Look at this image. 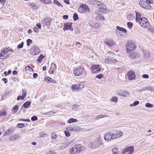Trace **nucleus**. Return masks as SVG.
<instances>
[{"instance_id": "1", "label": "nucleus", "mask_w": 154, "mask_h": 154, "mask_svg": "<svg viewBox=\"0 0 154 154\" xmlns=\"http://www.w3.org/2000/svg\"><path fill=\"white\" fill-rule=\"evenodd\" d=\"M103 144V138L100 136H99L95 139L94 140L91 142L90 144L92 148L99 147Z\"/></svg>"}, {"instance_id": "2", "label": "nucleus", "mask_w": 154, "mask_h": 154, "mask_svg": "<svg viewBox=\"0 0 154 154\" xmlns=\"http://www.w3.org/2000/svg\"><path fill=\"white\" fill-rule=\"evenodd\" d=\"M82 146L81 144H76L73 146L69 151L71 154H79L82 150Z\"/></svg>"}, {"instance_id": "3", "label": "nucleus", "mask_w": 154, "mask_h": 154, "mask_svg": "<svg viewBox=\"0 0 154 154\" xmlns=\"http://www.w3.org/2000/svg\"><path fill=\"white\" fill-rule=\"evenodd\" d=\"M84 85L85 83L81 82L77 84L72 85L71 88L73 91H77L81 90L84 88Z\"/></svg>"}, {"instance_id": "4", "label": "nucleus", "mask_w": 154, "mask_h": 154, "mask_svg": "<svg viewBox=\"0 0 154 154\" xmlns=\"http://www.w3.org/2000/svg\"><path fill=\"white\" fill-rule=\"evenodd\" d=\"M140 25L143 28H148L149 23L147 19L145 17H143L140 18L138 21Z\"/></svg>"}, {"instance_id": "5", "label": "nucleus", "mask_w": 154, "mask_h": 154, "mask_svg": "<svg viewBox=\"0 0 154 154\" xmlns=\"http://www.w3.org/2000/svg\"><path fill=\"white\" fill-rule=\"evenodd\" d=\"M127 53L129 54L136 48L134 44L132 42H130L126 45Z\"/></svg>"}, {"instance_id": "6", "label": "nucleus", "mask_w": 154, "mask_h": 154, "mask_svg": "<svg viewBox=\"0 0 154 154\" xmlns=\"http://www.w3.org/2000/svg\"><path fill=\"white\" fill-rule=\"evenodd\" d=\"M134 149L133 146H128L124 149L122 151V154H132Z\"/></svg>"}, {"instance_id": "7", "label": "nucleus", "mask_w": 154, "mask_h": 154, "mask_svg": "<svg viewBox=\"0 0 154 154\" xmlns=\"http://www.w3.org/2000/svg\"><path fill=\"white\" fill-rule=\"evenodd\" d=\"M79 11L81 13L89 12L90 10L88 6L85 4H82L79 9Z\"/></svg>"}, {"instance_id": "8", "label": "nucleus", "mask_w": 154, "mask_h": 154, "mask_svg": "<svg viewBox=\"0 0 154 154\" xmlns=\"http://www.w3.org/2000/svg\"><path fill=\"white\" fill-rule=\"evenodd\" d=\"M123 133L121 131H116L115 133L111 134L112 140L121 137L123 135Z\"/></svg>"}, {"instance_id": "9", "label": "nucleus", "mask_w": 154, "mask_h": 154, "mask_svg": "<svg viewBox=\"0 0 154 154\" xmlns=\"http://www.w3.org/2000/svg\"><path fill=\"white\" fill-rule=\"evenodd\" d=\"M84 71V69L82 67L77 68L73 71V72L76 76H79Z\"/></svg>"}, {"instance_id": "10", "label": "nucleus", "mask_w": 154, "mask_h": 154, "mask_svg": "<svg viewBox=\"0 0 154 154\" xmlns=\"http://www.w3.org/2000/svg\"><path fill=\"white\" fill-rule=\"evenodd\" d=\"M139 4L141 7L145 9H150L151 8V6L149 3L144 1H140Z\"/></svg>"}, {"instance_id": "11", "label": "nucleus", "mask_w": 154, "mask_h": 154, "mask_svg": "<svg viewBox=\"0 0 154 154\" xmlns=\"http://www.w3.org/2000/svg\"><path fill=\"white\" fill-rule=\"evenodd\" d=\"M72 23L71 22H66L65 23H64L63 30L65 31V30H70L71 31H72L73 30V29L72 26Z\"/></svg>"}, {"instance_id": "12", "label": "nucleus", "mask_w": 154, "mask_h": 154, "mask_svg": "<svg viewBox=\"0 0 154 154\" xmlns=\"http://www.w3.org/2000/svg\"><path fill=\"white\" fill-rule=\"evenodd\" d=\"M101 70V68L99 65H93L91 67V70L92 73H97Z\"/></svg>"}, {"instance_id": "13", "label": "nucleus", "mask_w": 154, "mask_h": 154, "mask_svg": "<svg viewBox=\"0 0 154 154\" xmlns=\"http://www.w3.org/2000/svg\"><path fill=\"white\" fill-rule=\"evenodd\" d=\"M40 50L38 48L35 46L32 48L30 51L31 54L33 55H38Z\"/></svg>"}, {"instance_id": "14", "label": "nucleus", "mask_w": 154, "mask_h": 154, "mask_svg": "<svg viewBox=\"0 0 154 154\" xmlns=\"http://www.w3.org/2000/svg\"><path fill=\"white\" fill-rule=\"evenodd\" d=\"M95 5H96V7L99 8L100 9L105 10L106 8V5L104 3L100 2L97 1V3Z\"/></svg>"}, {"instance_id": "15", "label": "nucleus", "mask_w": 154, "mask_h": 154, "mask_svg": "<svg viewBox=\"0 0 154 154\" xmlns=\"http://www.w3.org/2000/svg\"><path fill=\"white\" fill-rule=\"evenodd\" d=\"M127 75L128 79L131 80L134 79L135 77L134 72L131 70L128 72Z\"/></svg>"}, {"instance_id": "16", "label": "nucleus", "mask_w": 154, "mask_h": 154, "mask_svg": "<svg viewBox=\"0 0 154 154\" xmlns=\"http://www.w3.org/2000/svg\"><path fill=\"white\" fill-rule=\"evenodd\" d=\"M20 138V137L19 134H14L9 136V140L10 141H13L14 140H17Z\"/></svg>"}, {"instance_id": "17", "label": "nucleus", "mask_w": 154, "mask_h": 154, "mask_svg": "<svg viewBox=\"0 0 154 154\" xmlns=\"http://www.w3.org/2000/svg\"><path fill=\"white\" fill-rule=\"evenodd\" d=\"M67 129L71 131L72 132L79 131L81 130V128L78 126H69L68 127Z\"/></svg>"}, {"instance_id": "18", "label": "nucleus", "mask_w": 154, "mask_h": 154, "mask_svg": "<svg viewBox=\"0 0 154 154\" xmlns=\"http://www.w3.org/2000/svg\"><path fill=\"white\" fill-rule=\"evenodd\" d=\"M119 96L126 97L127 95H129V94L128 92L125 91H120L119 92H118L117 94Z\"/></svg>"}, {"instance_id": "19", "label": "nucleus", "mask_w": 154, "mask_h": 154, "mask_svg": "<svg viewBox=\"0 0 154 154\" xmlns=\"http://www.w3.org/2000/svg\"><path fill=\"white\" fill-rule=\"evenodd\" d=\"M117 61V60L113 58H110L109 57H107L105 60V63H112Z\"/></svg>"}, {"instance_id": "20", "label": "nucleus", "mask_w": 154, "mask_h": 154, "mask_svg": "<svg viewBox=\"0 0 154 154\" xmlns=\"http://www.w3.org/2000/svg\"><path fill=\"white\" fill-rule=\"evenodd\" d=\"M111 134L110 132H108L106 133L104 135V138L105 140L109 141L112 140Z\"/></svg>"}, {"instance_id": "21", "label": "nucleus", "mask_w": 154, "mask_h": 154, "mask_svg": "<svg viewBox=\"0 0 154 154\" xmlns=\"http://www.w3.org/2000/svg\"><path fill=\"white\" fill-rule=\"evenodd\" d=\"M130 53L131 54L130 56V57L133 59L139 57L140 56V54L137 52H131Z\"/></svg>"}, {"instance_id": "22", "label": "nucleus", "mask_w": 154, "mask_h": 154, "mask_svg": "<svg viewBox=\"0 0 154 154\" xmlns=\"http://www.w3.org/2000/svg\"><path fill=\"white\" fill-rule=\"evenodd\" d=\"M44 80L47 82L48 83L53 82L54 83H56L54 79L48 77L44 78Z\"/></svg>"}, {"instance_id": "23", "label": "nucleus", "mask_w": 154, "mask_h": 154, "mask_svg": "<svg viewBox=\"0 0 154 154\" xmlns=\"http://www.w3.org/2000/svg\"><path fill=\"white\" fill-rule=\"evenodd\" d=\"M51 20L49 18H46L44 19V23L46 25L49 26L51 24Z\"/></svg>"}, {"instance_id": "24", "label": "nucleus", "mask_w": 154, "mask_h": 154, "mask_svg": "<svg viewBox=\"0 0 154 154\" xmlns=\"http://www.w3.org/2000/svg\"><path fill=\"white\" fill-rule=\"evenodd\" d=\"M9 56V55H5L3 51H2L0 54V58L1 59H4L5 58L8 57Z\"/></svg>"}, {"instance_id": "25", "label": "nucleus", "mask_w": 154, "mask_h": 154, "mask_svg": "<svg viewBox=\"0 0 154 154\" xmlns=\"http://www.w3.org/2000/svg\"><path fill=\"white\" fill-rule=\"evenodd\" d=\"M104 43L106 45H109V46H111L115 45V42L112 41H105Z\"/></svg>"}, {"instance_id": "26", "label": "nucleus", "mask_w": 154, "mask_h": 154, "mask_svg": "<svg viewBox=\"0 0 154 154\" xmlns=\"http://www.w3.org/2000/svg\"><path fill=\"white\" fill-rule=\"evenodd\" d=\"M14 129L13 128H9L5 132V134L6 135H8L10 134L13 133L14 131Z\"/></svg>"}, {"instance_id": "27", "label": "nucleus", "mask_w": 154, "mask_h": 154, "mask_svg": "<svg viewBox=\"0 0 154 154\" xmlns=\"http://www.w3.org/2000/svg\"><path fill=\"white\" fill-rule=\"evenodd\" d=\"M19 108L18 106L17 105H15L12 109V112L13 114H15Z\"/></svg>"}, {"instance_id": "28", "label": "nucleus", "mask_w": 154, "mask_h": 154, "mask_svg": "<svg viewBox=\"0 0 154 154\" xmlns=\"http://www.w3.org/2000/svg\"><path fill=\"white\" fill-rule=\"evenodd\" d=\"M119 149L117 148H113L112 150V154H119Z\"/></svg>"}, {"instance_id": "29", "label": "nucleus", "mask_w": 154, "mask_h": 154, "mask_svg": "<svg viewBox=\"0 0 154 154\" xmlns=\"http://www.w3.org/2000/svg\"><path fill=\"white\" fill-rule=\"evenodd\" d=\"M22 95L20 96L21 99L23 100L26 96L27 93L26 90H23L22 91Z\"/></svg>"}, {"instance_id": "30", "label": "nucleus", "mask_w": 154, "mask_h": 154, "mask_svg": "<svg viewBox=\"0 0 154 154\" xmlns=\"http://www.w3.org/2000/svg\"><path fill=\"white\" fill-rule=\"evenodd\" d=\"M78 122L77 120L76 119L73 118H70L67 121V123H71L73 122Z\"/></svg>"}, {"instance_id": "31", "label": "nucleus", "mask_w": 154, "mask_h": 154, "mask_svg": "<svg viewBox=\"0 0 154 154\" xmlns=\"http://www.w3.org/2000/svg\"><path fill=\"white\" fill-rule=\"evenodd\" d=\"M136 17L135 18V20L137 22H138V21L140 20L139 18L141 17V15L139 12H136Z\"/></svg>"}, {"instance_id": "32", "label": "nucleus", "mask_w": 154, "mask_h": 154, "mask_svg": "<svg viewBox=\"0 0 154 154\" xmlns=\"http://www.w3.org/2000/svg\"><path fill=\"white\" fill-rule=\"evenodd\" d=\"M96 18L97 20H102L104 21L105 20L104 17L101 14L98 15Z\"/></svg>"}, {"instance_id": "33", "label": "nucleus", "mask_w": 154, "mask_h": 154, "mask_svg": "<svg viewBox=\"0 0 154 154\" xmlns=\"http://www.w3.org/2000/svg\"><path fill=\"white\" fill-rule=\"evenodd\" d=\"M30 6L32 9L36 10L38 8V7L36 5L33 3H30Z\"/></svg>"}, {"instance_id": "34", "label": "nucleus", "mask_w": 154, "mask_h": 154, "mask_svg": "<svg viewBox=\"0 0 154 154\" xmlns=\"http://www.w3.org/2000/svg\"><path fill=\"white\" fill-rule=\"evenodd\" d=\"M116 28L119 31H122L125 33L127 32L126 30L123 27H121L119 26H116Z\"/></svg>"}, {"instance_id": "35", "label": "nucleus", "mask_w": 154, "mask_h": 154, "mask_svg": "<svg viewBox=\"0 0 154 154\" xmlns=\"http://www.w3.org/2000/svg\"><path fill=\"white\" fill-rule=\"evenodd\" d=\"M88 2L90 4L94 5L95 7L96 6L95 4L97 3V1L95 0H88Z\"/></svg>"}, {"instance_id": "36", "label": "nucleus", "mask_w": 154, "mask_h": 154, "mask_svg": "<svg viewBox=\"0 0 154 154\" xmlns=\"http://www.w3.org/2000/svg\"><path fill=\"white\" fill-rule=\"evenodd\" d=\"M105 117H108V116H107L104 115H98L95 118V120H97L101 118H104Z\"/></svg>"}, {"instance_id": "37", "label": "nucleus", "mask_w": 154, "mask_h": 154, "mask_svg": "<svg viewBox=\"0 0 154 154\" xmlns=\"http://www.w3.org/2000/svg\"><path fill=\"white\" fill-rule=\"evenodd\" d=\"M127 19L128 21H131L134 19V16L131 14H128L127 16Z\"/></svg>"}, {"instance_id": "38", "label": "nucleus", "mask_w": 154, "mask_h": 154, "mask_svg": "<svg viewBox=\"0 0 154 154\" xmlns=\"http://www.w3.org/2000/svg\"><path fill=\"white\" fill-rule=\"evenodd\" d=\"M31 103L30 101H27L23 103V106L24 108H27L30 105Z\"/></svg>"}, {"instance_id": "39", "label": "nucleus", "mask_w": 154, "mask_h": 154, "mask_svg": "<svg viewBox=\"0 0 154 154\" xmlns=\"http://www.w3.org/2000/svg\"><path fill=\"white\" fill-rule=\"evenodd\" d=\"M67 129L68 128H66V131H64L65 135L67 137L70 136L71 135L69 133V131H70L69 130H68Z\"/></svg>"}, {"instance_id": "40", "label": "nucleus", "mask_w": 154, "mask_h": 154, "mask_svg": "<svg viewBox=\"0 0 154 154\" xmlns=\"http://www.w3.org/2000/svg\"><path fill=\"white\" fill-rule=\"evenodd\" d=\"M34 71L33 69L29 66H27L25 68L26 71Z\"/></svg>"}, {"instance_id": "41", "label": "nucleus", "mask_w": 154, "mask_h": 154, "mask_svg": "<svg viewBox=\"0 0 154 154\" xmlns=\"http://www.w3.org/2000/svg\"><path fill=\"white\" fill-rule=\"evenodd\" d=\"M57 69V66L56 65L53 63H52L51 64V67L50 68V71L51 70H55Z\"/></svg>"}, {"instance_id": "42", "label": "nucleus", "mask_w": 154, "mask_h": 154, "mask_svg": "<svg viewBox=\"0 0 154 154\" xmlns=\"http://www.w3.org/2000/svg\"><path fill=\"white\" fill-rule=\"evenodd\" d=\"M139 103V102L138 101H135L134 103L131 104L130 105V106L131 107L135 106L138 105Z\"/></svg>"}, {"instance_id": "43", "label": "nucleus", "mask_w": 154, "mask_h": 154, "mask_svg": "<svg viewBox=\"0 0 154 154\" xmlns=\"http://www.w3.org/2000/svg\"><path fill=\"white\" fill-rule=\"evenodd\" d=\"M54 3L55 4L57 5L58 6H62L63 7V6L57 0H54Z\"/></svg>"}, {"instance_id": "44", "label": "nucleus", "mask_w": 154, "mask_h": 154, "mask_svg": "<svg viewBox=\"0 0 154 154\" xmlns=\"http://www.w3.org/2000/svg\"><path fill=\"white\" fill-rule=\"evenodd\" d=\"M118 100V98L116 97H113L112 98H111L110 100L112 102H114L116 103Z\"/></svg>"}, {"instance_id": "45", "label": "nucleus", "mask_w": 154, "mask_h": 154, "mask_svg": "<svg viewBox=\"0 0 154 154\" xmlns=\"http://www.w3.org/2000/svg\"><path fill=\"white\" fill-rule=\"evenodd\" d=\"M51 138L53 140L55 139L57 137V134L55 133H52L51 135Z\"/></svg>"}, {"instance_id": "46", "label": "nucleus", "mask_w": 154, "mask_h": 154, "mask_svg": "<svg viewBox=\"0 0 154 154\" xmlns=\"http://www.w3.org/2000/svg\"><path fill=\"white\" fill-rule=\"evenodd\" d=\"M101 26V24L100 23H96L94 25V27L96 28V29H99V28L100 26Z\"/></svg>"}, {"instance_id": "47", "label": "nucleus", "mask_w": 154, "mask_h": 154, "mask_svg": "<svg viewBox=\"0 0 154 154\" xmlns=\"http://www.w3.org/2000/svg\"><path fill=\"white\" fill-rule=\"evenodd\" d=\"M73 18L74 20L75 21H76L78 19V17L77 14L75 13L73 14Z\"/></svg>"}, {"instance_id": "48", "label": "nucleus", "mask_w": 154, "mask_h": 154, "mask_svg": "<svg viewBox=\"0 0 154 154\" xmlns=\"http://www.w3.org/2000/svg\"><path fill=\"white\" fill-rule=\"evenodd\" d=\"M43 58H44V57L43 56V55L42 54H41L39 56V57L38 59V61L39 63H40Z\"/></svg>"}, {"instance_id": "49", "label": "nucleus", "mask_w": 154, "mask_h": 154, "mask_svg": "<svg viewBox=\"0 0 154 154\" xmlns=\"http://www.w3.org/2000/svg\"><path fill=\"white\" fill-rule=\"evenodd\" d=\"M23 45H24L23 42H22L21 44L18 45H17V48L18 49H19L21 48H22L23 47Z\"/></svg>"}, {"instance_id": "50", "label": "nucleus", "mask_w": 154, "mask_h": 154, "mask_svg": "<svg viewBox=\"0 0 154 154\" xmlns=\"http://www.w3.org/2000/svg\"><path fill=\"white\" fill-rule=\"evenodd\" d=\"M17 126L19 128H22L25 127V125L23 123H19L17 125Z\"/></svg>"}, {"instance_id": "51", "label": "nucleus", "mask_w": 154, "mask_h": 154, "mask_svg": "<svg viewBox=\"0 0 154 154\" xmlns=\"http://www.w3.org/2000/svg\"><path fill=\"white\" fill-rule=\"evenodd\" d=\"M103 75L102 74H100L99 75H97L95 77L96 78H98L99 79H101V78H103Z\"/></svg>"}, {"instance_id": "52", "label": "nucleus", "mask_w": 154, "mask_h": 154, "mask_svg": "<svg viewBox=\"0 0 154 154\" xmlns=\"http://www.w3.org/2000/svg\"><path fill=\"white\" fill-rule=\"evenodd\" d=\"M26 42L27 45L29 46L30 45V44L32 43V41L31 39H29L27 40Z\"/></svg>"}, {"instance_id": "53", "label": "nucleus", "mask_w": 154, "mask_h": 154, "mask_svg": "<svg viewBox=\"0 0 154 154\" xmlns=\"http://www.w3.org/2000/svg\"><path fill=\"white\" fill-rule=\"evenodd\" d=\"M153 105L149 103H147L146 104L145 106L147 107H152Z\"/></svg>"}, {"instance_id": "54", "label": "nucleus", "mask_w": 154, "mask_h": 154, "mask_svg": "<svg viewBox=\"0 0 154 154\" xmlns=\"http://www.w3.org/2000/svg\"><path fill=\"white\" fill-rule=\"evenodd\" d=\"M133 23L130 22H129L127 23V26L128 28L129 29H131L133 26Z\"/></svg>"}, {"instance_id": "55", "label": "nucleus", "mask_w": 154, "mask_h": 154, "mask_svg": "<svg viewBox=\"0 0 154 154\" xmlns=\"http://www.w3.org/2000/svg\"><path fill=\"white\" fill-rule=\"evenodd\" d=\"M55 113V112H53L51 111L49 112H47L45 113H44V114L45 115H51V114H54Z\"/></svg>"}, {"instance_id": "56", "label": "nucleus", "mask_w": 154, "mask_h": 154, "mask_svg": "<svg viewBox=\"0 0 154 154\" xmlns=\"http://www.w3.org/2000/svg\"><path fill=\"white\" fill-rule=\"evenodd\" d=\"M31 119L32 121H35L38 119V118L36 116H33L31 118Z\"/></svg>"}, {"instance_id": "57", "label": "nucleus", "mask_w": 154, "mask_h": 154, "mask_svg": "<svg viewBox=\"0 0 154 154\" xmlns=\"http://www.w3.org/2000/svg\"><path fill=\"white\" fill-rule=\"evenodd\" d=\"M75 32L76 34H78L80 33V30L79 29L76 28L75 29Z\"/></svg>"}, {"instance_id": "58", "label": "nucleus", "mask_w": 154, "mask_h": 154, "mask_svg": "<svg viewBox=\"0 0 154 154\" xmlns=\"http://www.w3.org/2000/svg\"><path fill=\"white\" fill-rule=\"evenodd\" d=\"M0 112H1V116H5L7 115V112L6 111H4L2 112V111H0Z\"/></svg>"}, {"instance_id": "59", "label": "nucleus", "mask_w": 154, "mask_h": 154, "mask_svg": "<svg viewBox=\"0 0 154 154\" xmlns=\"http://www.w3.org/2000/svg\"><path fill=\"white\" fill-rule=\"evenodd\" d=\"M148 30L150 31V32L154 34V28H151L149 29Z\"/></svg>"}, {"instance_id": "60", "label": "nucleus", "mask_w": 154, "mask_h": 154, "mask_svg": "<svg viewBox=\"0 0 154 154\" xmlns=\"http://www.w3.org/2000/svg\"><path fill=\"white\" fill-rule=\"evenodd\" d=\"M2 51H3L5 54V55H6V54H7L6 53H8V48H6L4 50H3Z\"/></svg>"}, {"instance_id": "61", "label": "nucleus", "mask_w": 154, "mask_h": 154, "mask_svg": "<svg viewBox=\"0 0 154 154\" xmlns=\"http://www.w3.org/2000/svg\"><path fill=\"white\" fill-rule=\"evenodd\" d=\"M142 77L144 78L148 79L149 75L147 74H143L142 75Z\"/></svg>"}, {"instance_id": "62", "label": "nucleus", "mask_w": 154, "mask_h": 154, "mask_svg": "<svg viewBox=\"0 0 154 154\" xmlns=\"http://www.w3.org/2000/svg\"><path fill=\"white\" fill-rule=\"evenodd\" d=\"M47 154H56V153L54 151H51L48 152Z\"/></svg>"}, {"instance_id": "63", "label": "nucleus", "mask_w": 154, "mask_h": 154, "mask_svg": "<svg viewBox=\"0 0 154 154\" xmlns=\"http://www.w3.org/2000/svg\"><path fill=\"white\" fill-rule=\"evenodd\" d=\"M79 105L78 104H75L73 105L72 107L73 108H78L79 107Z\"/></svg>"}, {"instance_id": "64", "label": "nucleus", "mask_w": 154, "mask_h": 154, "mask_svg": "<svg viewBox=\"0 0 154 154\" xmlns=\"http://www.w3.org/2000/svg\"><path fill=\"white\" fill-rule=\"evenodd\" d=\"M102 9H99L98 10V11L101 14H104L105 13V12H104V11L102 10Z\"/></svg>"}]
</instances>
